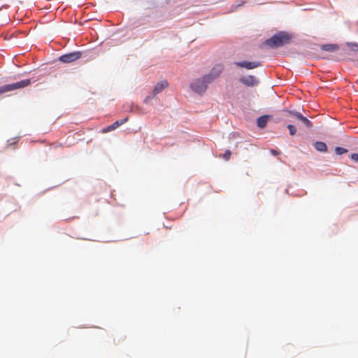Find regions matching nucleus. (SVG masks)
<instances>
[{"label":"nucleus","mask_w":358,"mask_h":358,"mask_svg":"<svg viewBox=\"0 0 358 358\" xmlns=\"http://www.w3.org/2000/svg\"><path fill=\"white\" fill-rule=\"evenodd\" d=\"M31 84L29 79L22 80L12 84L0 86V94L25 87Z\"/></svg>","instance_id":"nucleus-3"},{"label":"nucleus","mask_w":358,"mask_h":358,"mask_svg":"<svg viewBox=\"0 0 358 358\" xmlns=\"http://www.w3.org/2000/svg\"><path fill=\"white\" fill-rule=\"evenodd\" d=\"M169 83L166 80H162L160 82H158L153 89V94L157 95V94L160 93L161 92H162L164 89L167 87Z\"/></svg>","instance_id":"nucleus-10"},{"label":"nucleus","mask_w":358,"mask_h":358,"mask_svg":"<svg viewBox=\"0 0 358 358\" xmlns=\"http://www.w3.org/2000/svg\"><path fill=\"white\" fill-rule=\"evenodd\" d=\"M348 152V150L344 148L336 147L335 148V152L338 155H341L343 154L347 153Z\"/></svg>","instance_id":"nucleus-14"},{"label":"nucleus","mask_w":358,"mask_h":358,"mask_svg":"<svg viewBox=\"0 0 358 358\" xmlns=\"http://www.w3.org/2000/svg\"><path fill=\"white\" fill-rule=\"evenodd\" d=\"M292 36L288 33L280 31L273 35L265 41V44L270 48H278L289 43Z\"/></svg>","instance_id":"nucleus-1"},{"label":"nucleus","mask_w":358,"mask_h":358,"mask_svg":"<svg viewBox=\"0 0 358 358\" xmlns=\"http://www.w3.org/2000/svg\"><path fill=\"white\" fill-rule=\"evenodd\" d=\"M224 70L223 65L218 64H215L212 69L210 70V73L205 75L206 78L208 79V82L212 83L213 80H215L217 78H218L221 73H222Z\"/></svg>","instance_id":"nucleus-4"},{"label":"nucleus","mask_w":358,"mask_h":358,"mask_svg":"<svg viewBox=\"0 0 358 358\" xmlns=\"http://www.w3.org/2000/svg\"><path fill=\"white\" fill-rule=\"evenodd\" d=\"M81 57V52H70L69 54L63 55L59 57V60L64 63H71L73 62Z\"/></svg>","instance_id":"nucleus-5"},{"label":"nucleus","mask_w":358,"mask_h":358,"mask_svg":"<svg viewBox=\"0 0 358 358\" xmlns=\"http://www.w3.org/2000/svg\"><path fill=\"white\" fill-rule=\"evenodd\" d=\"M288 114L291 116H293L294 117L300 120L303 124L307 127L310 128L313 126L312 122L307 119L306 117H304L301 113L296 112V111H287Z\"/></svg>","instance_id":"nucleus-6"},{"label":"nucleus","mask_w":358,"mask_h":358,"mask_svg":"<svg viewBox=\"0 0 358 358\" xmlns=\"http://www.w3.org/2000/svg\"><path fill=\"white\" fill-rule=\"evenodd\" d=\"M338 49L336 44H326L322 46V50L327 52H335Z\"/></svg>","instance_id":"nucleus-12"},{"label":"nucleus","mask_w":358,"mask_h":358,"mask_svg":"<svg viewBox=\"0 0 358 358\" xmlns=\"http://www.w3.org/2000/svg\"><path fill=\"white\" fill-rule=\"evenodd\" d=\"M235 65L238 67L245 68L247 69H253L261 66L259 62H235Z\"/></svg>","instance_id":"nucleus-7"},{"label":"nucleus","mask_w":358,"mask_h":358,"mask_svg":"<svg viewBox=\"0 0 358 358\" xmlns=\"http://www.w3.org/2000/svg\"><path fill=\"white\" fill-rule=\"evenodd\" d=\"M208 80L204 75L202 78L194 80L190 84V87L194 92L203 94L207 90L208 84L211 83Z\"/></svg>","instance_id":"nucleus-2"},{"label":"nucleus","mask_w":358,"mask_h":358,"mask_svg":"<svg viewBox=\"0 0 358 358\" xmlns=\"http://www.w3.org/2000/svg\"><path fill=\"white\" fill-rule=\"evenodd\" d=\"M268 121V117L266 115L261 116L257 119V126L260 128H264L266 127Z\"/></svg>","instance_id":"nucleus-13"},{"label":"nucleus","mask_w":358,"mask_h":358,"mask_svg":"<svg viewBox=\"0 0 358 358\" xmlns=\"http://www.w3.org/2000/svg\"><path fill=\"white\" fill-rule=\"evenodd\" d=\"M271 153H272L273 155H279V153H280L278 151H277V150H271Z\"/></svg>","instance_id":"nucleus-19"},{"label":"nucleus","mask_w":358,"mask_h":358,"mask_svg":"<svg viewBox=\"0 0 358 358\" xmlns=\"http://www.w3.org/2000/svg\"><path fill=\"white\" fill-rule=\"evenodd\" d=\"M287 129H289V134L291 136H294L296 133V127L292 124L287 125Z\"/></svg>","instance_id":"nucleus-15"},{"label":"nucleus","mask_w":358,"mask_h":358,"mask_svg":"<svg viewBox=\"0 0 358 358\" xmlns=\"http://www.w3.org/2000/svg\"><path fill=\"white\" fill-rule=\"evenodd\" d=\"M240 81L246 86L253 87L258 83V80L253 76H243L240 78Z\"/></svg>","instance_id":"nucleus-8"},{"label":"nucleus","mask_w":358,"mask_h":358,"mask_svg":"<svg viewBox=\"0 0 358 358\" xmlns=\"http://www.w3.org/2000/svg\"><path fill=\"white\" fill-rule=\"evenodd\" d=\"M357 43H348V45L350 47L351 50L355 52H358V47H355L353 45H357Z\"/></svg>","instance_id":"nucleus-17"},{"label":"nucleus","mask_w":358,"mask_h":358,"mask_svg":"<svg viewBox=\"0 0 358 358\" xmlns=\"http://www.w3.org/2000/svg\"><path fill=\"white\" fill-rule=\"evenodd\" d=\"M127 120H128V117H125L124 119L117 120L115 122H113L112 124L109 125L107 128L104 129L103 132L111 131L115 129L116 128L119 127L122 124H124L125 122H127Z\"/></svg>","instance_id":"nucleus-9"},{"label":"nucleus","mask_w":358,"mask_h":358,"mask_svg":"<svg viewBox=\"0 0 358 358\" xmlns=\"http://www.w3.org/2000/svg\"><path fill=\"white\" fill-rule=\"evenodd\" d=\"M149 99H150V97H149V96H147V97L145 99L144 101H145V102H147Z\"/></svg>","instance_id":"nucleus-20"},{"label":"nucleus","mask_w":358,"mask_h":358,"mask_svg":"<svg viewBox=\"0 0 358 358\" xmlns=\"http://www.w3.org/2000/svg\"><path fill=\"white\" fill-rule=\"evenodd\" d=\"M231 155V152L229 150H227L225 151V152L222 155V158L224 159V160H229L230 159V157Z\"/></svg>","instance_id":"nucleus-16"},{"label":"nucleus","mask_w":358,"mask_h":358,"mask_svg":"<svg viewBox=\"0 0 358 358\" xmlns=\"http://www.w3.org/2000/svg\"><path fill=\"white\" fill-rule=\"evenodd\" d=\"M314 147L319 152H326L327 151L326 143L322 141H316L314 144Z\"/></svg>","instance_id":"nucleus-11"},{"label":"nucleus","mask_w":358,"mask_h":358,"mask_svg":"<svg viewBox=\"0 0 358 358\" xmlns=\"http://www.w3.org/2000/svg\"><path fill=\"white\" fill-rule=\"evenodd\" d=\"M353 46H355V47H358V44H357V45H353Z\"/></svg>","instance_id":"nucleus-21"},{"label":"nucleus","mask_w":358,"mask_h":358,"mask_svg":"<svg viewBox=\"0 0 358 358\" xmlns=\"http://www.w3.org/2000/svg\"><path fill=\"white\" fill-rule=\"evenodd\" d=\"M350 158L355 162H358V153L352 154Z\"/></svg>","instance_id":"nucleus-18"}]
</instances>
